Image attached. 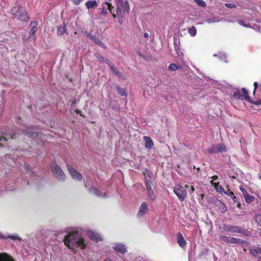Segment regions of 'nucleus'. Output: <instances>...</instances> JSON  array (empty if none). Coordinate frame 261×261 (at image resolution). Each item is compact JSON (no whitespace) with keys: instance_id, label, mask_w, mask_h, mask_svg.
<instances>
[{"instance_id":"3c124183","label":"nucleus","mask_w":261,"mask_h":261,"mask_svg":"<svg viewBox=\"0 0 261 261\" xmlns=\"http://www.w3.org/2000/svg\"><path fill=\"white\" fill-rule=\"evenodd\" d=\"M195 191V188L193 186L190 187V193L191 194L193 193Z\"/></svg>"},{"instance_id":"58836bf2","label":"nucleus","mask_w":261,"mask_h":261,"mask_svg":"<svg viewBox=\"0 0 261 261\" xmlns=\"http://www.w3.org/2000/svg\"><path fill=\"white\" fill-rule=\"evenodd\" d=\"M105 4H107L108 11L113 9L114 7L112 6V4L109 2H105Z\"/></svg>"},{"instance_id":"603ef678","label":"nucleus","mask_w":261,"mask_h":261,"mask_svg":"<svg viewBox=\"0 0 261 261\" xmlns=\"http://www.w3.org/2000/svg\"><path fill=\"white\" fill-rule=\"evenodd\" d=\"M14 135H15V134H14L6 135V136H7L9 138H10V139H13V137H14Z\"/></svg>"},{"instance_id":"393cba45","label":"nucleus","mask_w":261,"mask_h":261,"mask_svg":"<svg viewBox=\"0 0 261 261\" xmlns=\"http://www.w3.org/2000/svg\"><path fill=\"white\" fill-rule=\"evenodd\" d=\"M218 206V210L219 212L224 213L226 211V207L224 203L219 202V203L217 205Z\"/></svg>"},{"instance_id":"6e6d98bb","label":"nucleus","mask_w":261,"mask_h":261,"mask_svg":"<svg viewBox=\"0 0 261 261\" xmlns=\"http://www.w3.org/2000/svg\"><path fill=\"white\" fill-rule=\"evenodd\" d=\"M212 178V179H213V180H217V179H218V176H217V175L213 176Z\"/></svg>"},{"instance_id":"a878e982","label":"nucleus","mask_w":261,"mask_h":261,"mask_svg":"<svg viewBox=\"0 0 261 261\" xmlns=\"http://www.w3.org/2000/svg\"><path fill=\"white\" fill-rule=\"evenodd\" d=\"M181 66H179L175 64H171L169 65L168 69L170 71H176L178 69H181Z\"/></svg>"},{"instance_id":"b1692460","label":"nucleus","mask_w":261,"mask_h":261,"mask_svg":"<svg viewBox=\"0 0 261 261\" xmlns=\"http://www.w3.org/2000/svg\"><path fill=\"white\" fill-rule=\"evenodd\" d=\"M102 10L100 12L99 14L101 16H106L108 14V9L107 4H105V2L101 4Z\"/></svg>"},{"instance_id":"c85d7f7f","label":"nucleus","mask_w":261,"mask_h":261,"mask_svg":"<svg viewBox=\"0 0 261 261\" xmlns=\"http://www.w3.org/2000/svg\"><path fill=\"white\" fill-rule=\"evenodd\" d=\"M197 30L195 27L193 26L188 29V33L192 36H194L196 34Z\"/></svg>"},{"instance_id":"09e8293b","label":"nucleus","mask_w":261,"mask_h":261,"mask_svg":"<svg viewBox=\"0 0 261 261\" xmlns=\"http://www.w3.org/2000/svg\"><path fill=\"white\" fill-rule=\"evenodd\" d=\"M253 103L256 105H261V100H257L255 102H253Z\"/></svg>"},{"instance_id":"aec40b11","label":"nucleus","mask_w":261,"mask_h":261,"mask_svg":"<svg viewBox=\"0 0 261 261\" xmlns=\"http://www.w3.org/2000/svg\"><path fill=\"white\" fill-rule=\"evenodd\" d=\"M67 32L66 24L64 22L62 25L59 26L57 30V35L62 36Z\"/></svg>"},{"instance_id":"f257e3e1","label":"nucleus","mask_w":261,"mask_h":261,"mask_svg":"<svg viewBox=\"0 0 261 261\" xmlns=\"http://www.w3.org/2000/svg\"><path fill=\"white\" fill-rule=\"evenodd\" d=\"M64 244L69 249H74V247H80L84 249L86 244L77 231H73L66 235L64 239Z\"/></svg>"},{"instance_id":"f704fd0d","label":"nucleus","mask_w":261,"mask_h":261,"mask_svg":"<svg viewBox=\"0 0 261 261\" xmlns=\"http://www.w3.org/2000/svg\"><path fill=\"white\" fill-rule=\"evenodd\" d=\"M225 6L228 8L233 9L237 7V5L234 3H226Z\"/></svg>"},{"instance_id":"052dcab7","label":"nucleus","mask_w":261,"mask_h":261,"mask_svg":"<svg viewBox=\"0 0 261 261\" xmlns=\"http://www.w3.org/2000/svg\"><path fill=\"white\" fill-rule=\"evenodd\" d=\"M112 14V17L114 18H116V15L115 14V13H113V14Z\"/></svg>"},{"instance_id":"2f4dec72","label":"nucleus","mask_w":261,"mask_h":261,"mask_svg":"<svg viewBox=\"0 0 261 261\" xmlns=\"http://www.w3.org/2000/svg\"><path fill=\"white\" fill-rule=\"evenodd\" d=\"M255 221L261 227V214H257L255 217Z\"/></svg>"},{"instance_id":"9d476101","label":"nucleus","mask_w":261,"mask_h":261,"mask_svg":"<svg viewBox=\"0 0 261 261\" xmlns=\"http://www.w3.org/2000/svg\"><path fill=\"white\" fill-rule=\"evenodd\" d=\"M223 229L228 232L239 233L241 232V227L237 225H228L224 224L223 226Z\"/></svg>"},{"instance_id":"338daca9","label":"nucleus","mask_w":261,"mask_h":261,"mask_svg":"<svg viewBox=\"0 0 261 261\" xmlns=\"http://www.w3.org/2000/svg\"><path fill=\"white\" fill-rule=\"evenodd\" d=\"M231 178H234V179L236 178V177H235V176H232V177H231Z\"/></svg>"},{"instance_id":"0eeeda50","label":"nucleus","mask_w":261,"mask_h":261,"mask_svg":"<svg viewBox=\"0 0 261 261\" xmlns=\"http://www.w3.org/2000/svg\"><path fill=\"white\" fill-rule=\"evenodd\" d=\"M226 151V147L223 143H219L216 145H213L207 149V152L210 154H217L222 153Z\"/></svg>"},{"instance_id":"ea45409f","label":"nucleus","mask_w":261,"mask_h":261,"mask_svg":"<svg viewBox=\"0 0 261 261\" xmlns=\"http://www.w3.org/2000/svg\"><path fill=\"white\" fill-rule=\"evenodd\" d=\"M240 191L243 193L244 195L248 194L247 190L242 186H240L239 187Z\"/></svg>"},{"instance_id":"412c9836","label":"nucleus","mask_w":261,"mask_h":261,"mask_svg":"<svg viewBox=\"0 0 261 261\" xmlns=\"http://www.w3.org/2000/svg\"><path fill=\"white\" fill-rule=\"evenodd\" d=\"M249 252L253 256H258L259 258V255L261 254V248L256 247L254 249H250Z\"/></svg>"},{"instance_id":"864d4df0","label":"nucleus","mask_w":261,"mask_h":261,"mask_svg":"<svg viewBox=\"0 0 261 261\" xmlns=\"http://www.w3.org/2000/svg\"><path fill=\"white\" fill-rule=\"evenodd\" d=\"M232 198V200L233 201L234 203H236L237 202V200H238V198L237 197L234 196V195L231 197Z\"/></svg>"},{"instance_id":"bf43d9fd","label":"nucleus","mask_w":261,"mask_h":261,"mask_svg":"<svg viewBox=\"0 0 261 261\" xmlns=\"http://www.w3.org/2000/svg\"><path fill=\"white\" fill-rule=\"evenodd\" d=\"M109 12H110L111 14H113V13H114V12H115L114 8H113V9H112V10H109Z\"/></svg>"},{"instance_id":"c756f323","label":"nucleus","mask_w":261,"mask_h":261,"mask_svg":"<svg viewBox=\"0 0 261 261\" xmlns=\"http://www.w3.org/2000/svg\"><path fill=\"white\" fill-rule=\"evenodd\" d=\"M239 233H242L243 236L246 237H250L251 236V232L247 229H243L241 227V232Z\"/></svg>"},{"instance_id":"4468645a","label":"nucleus","mask_w":261,"mask_h":261,"mask_svg":"<svg viewBox=\"0 0 261 261\" xmlns=\"http://www.w3.org/2000/svg\"><path fill=\"white\" fill-rule=\"evenodd\" d=\"M0 239H10L13 241H21V238L19 237L18 235L16 234H8L7 236H5L0 232Z\"/></svg>"},{"instance_id":"1a4fd4ad","label":"nucleus","mask_w":261,"mask_h":261,"mask_svg":"<svg viewBox=\"0 0 261 261\" xmlns=\"http://www.w3.org/2000/svg\"><path fill=\"white\" fill-rule=\"evenodd\" d=\"M66 166L70 174L73 179L78 180H81L82 179V176L80 172L74 169L69 164H67Z\"/></svg>"},{"instance_id":"de8ad7c7","label":"nucleus","mask_w":261,"mask_h":261,"mask_svg":"<svg viewBox=\"0 0 261 261\" xmlns=\"http://www.w3.org/2000/svg\"><path fill=\"white\" fill-rule=\"evenodd\" d=\"M3 141H4V142L7 141V139L6 137H3V136L0 137V142H3Z\"/></svg>"},{"instance_id":"a19ab883","label":"nucleus","mask_w":261,"mask_h":261,"mask_svg":"<svg viewBox=\"0 0 261 261\" xmlns=\"http://www.w3.org/2000/svg\"><path fill=\"white\" fill-rule=\"evenodd\" d=\"M38 22L37 21H33L31 22L30 27L31 28L38 27Z\"/></svg>"},{"instance_id":"e2e57ef3","label":"nucleus","mask_w":261,"mask_h":261,"mask_svg":"<svg viewBox=\"0 0 261 261\" xmlns=\"http://www.w3.org/2000/svg\"><path fill=\"white\" fill-rule=\"evenodd\" d=\"M104 261H112V259H110L109 258H107L105 259L104 260Z\"/></svg>"},{"instance_id":"4c0bfd02","label":"nucleus","mask_w":261,"mask_h":261,"mask_svg":"<svg viewBox=\"0 0 261 261\" xmlns=\"http://www.w3.org/2000/svg\"><path fill=\"white\" fill-rule=\"evenodd\" d=\"M95 43L96 44H97L99 46H100L101 47H103V48H106V46L105 45V44H103L100 40H99L98 39H97V40H95Z\"/></svg>"},{"instance_id":"dca6fc26","label":"nucleus","mask_w":261,"mask_h":261,"mask_svg":"<svg viewBox=\"0 0 261 261\" xmlns=\"http://www.w3.org/2000/svg\"><path fill=\"white\" fill-rule=\"evenodd\" d=\"M0 261H15V260L10 254L3 252L0 253Z\"/></svg>"},{"instance_id":"37998d69","label":"nucleus","mask_w":261,"mask_h":261,"mask_svg":"<svg viewBox=\"0 0 261 261\" xmlns=\"http://www.w3.org/2000/svg\"><path fill=\"white\" fill-rule=\"evenodd\" d=\"M253 86H254V90H253V94H254L257 87H258V83L257 82H255L254 83H253Z\"/></svg>"},{"instance_id":"4d7b16f0","label":"nucleus","mask_w":261,"mask_h":261,"mask_svg":"<svg viewBox=\"0 0 261 261\" xmlns=\"http://www.w3.org/2000/svg\"><path fill=\"white\" fill-rule=\"evenodd\" d=\"M237 207L240 209L241 208V204L240 202L237 203Z\"/></svg>"},{"instance_id":"473e14b6","label":"nucleus","mask_w":261,"mask_h":261,"mask_svg":"<svg viewBox=\"0 0 261 261\" xmlns=\"http://www.w3.org/2000/svg\"><path fill=\"white\" fill-rule=\"evenodd\" d=\"M145 184H146V189L147 190V191H150L151 190H153L151 188V181H149L147 178H145Z\"/></svg>"},{"instance_id":"49530a36","label":"nucleus","mask_w":261,"mask_h":261,"mask_svg":"<svg viewBox=\"0 0 261 261\" xmlns=\"http://www.w3.org/2000/svg\"><path fill=\"white\" fill-rule=\"evenodd\" d=\"M83 0H73V3L75 5H79Z\"/></svg>"},{"instance_id":"f3484780","label":"nucleus","mask_w":261,"mask_h":261,"mask_svg":"<svg viewBox=\"0 0 261 261\" xmlns=\"http://www.w3.org/2000/svg\"><path fill=\"white\" fill-rule=\"evenodd\" d=\"M143 139L145 141V146L146 148L151 149L152 148L154 144L153 141L149 137L144 136Z\"/></svg>"},{"instance_id":"a18cd8bd","label":"nucleus","mask_w":261,"mask_h":261,"mask_svg":"<svg viewBox=\"0 0 261 261\" xmlns=\"http://www.w3.org/2000/svg\"><path fill=\"white\" fill-rule=\"evenodd\" d=\"M102 62H105V63H106L110 67V66H112V64L110 63L109 61L106 58H104V60H103Z\"/></svg>"},{"instance_id":"6ab92c4d","label":"nucleus","mask_w":261,"mask_h":261,"mask_svg":"<svg viewBox=\"0 0 261 261\" xmlns=\"http://www.w3.org/2000/svg\"><path fill=\"white\" fill-rule=\"evenodd\" d=\"M85 6L87 9H91L96 8L98 6V4L95 0H89L86 3Z\"/></svg>"},{"instance_id":"680f3d73","label":"nucleus","mask_w":261,"mask_h":261,"mask_svg":"<svg viewBox=\"0 0 261 261\" xmlns=\"http://www.w3.org/2000/svg\"><path fill=\"white\" fill-rule=\"evenodd\" d=\"M144 36L145 37V38H147L148 37V34L147 33H145L144 34Z\"/></svg>"},{"instance_id":"69168bd1","label":"nucleus","mask_w":261,"mask_h":261,"mask_svg":"<svg viewBox=\"0 0 261 261\" xmlns=\"http://www.w3.org/2000/svg\"><path fill=\"white\" fill-rule=\"evenodd\" d=\"M3 145H3V144H2L0 142V146H3Z\"/></svg>"},{"instance_id":"ddd939ff","label":"nucleus","mask_w":261,"mask_h":261,"mask_svg":"<svg viewBox=\"0 0 261 261\" xmlns=\"http://www.w3.org/2000/svg\"><path fill=\"white\" fill-rule=\"evenodd\" d=\"M87 234H88L89 238L93 241H94L95 242H98V241H102V238H101V236H100L99 234H98L97 232L92 231H89L87 233Z\"/></svg>"},{"instance_id":"5fc2aeb1","label":"nucleus","mask_w":261,"mask_h":261,"mask_svg":"<svg viewBox=\"0 0 261 261\" xmlns=\"http://www.w3.org/2000/svg\"><path fill=\"white\" fill-rule=\"evenodd\" d=\"M91 39L92 40H94L95 42V40H97V39L96 38L95 36H92L91 37H90Z\"/></svg>"},{"instance_id":"79ce46f5","label":"nucleus","mask_w":261,"mask_h":261,"mask_svg":"<svg viewBox=\"0 0 261 261\" xmlns=\"http://www.w3.org/2000/svg\"><path fill=\"white\" fill-rule=\"evenodd\" d=\"M95 57L97 59H98L100 62H103V60H104V57L100 56V55H96Z\"/></svg>"},{"instance_id":"39448f33","label":"nucleus","mask_w":261,"mask_h":261,"mask_svg":"<svg viewBox=\"0 0 261 261\" xmlns=\"http://www.w3.org/2000/svg\"><path fill=\"white\" fill-rule=\"evenodd\" d=\"M221 242L228 244H237L239 245H244L247 243V242L242 239L236 238L233 237H226L225 236H220L219 237Z\"/></svg>"},{"instance_id":"5701e85b","label":"nucleus","mask_w":261,"mask_h":261,"mask_svg":"<svg viewBox=\"0 0 261 261\" xmlns=\"http://www.w3.org/2000/svg\"><path fill=\"white\" fill-rule=\"evenodd\" d=\"M244 197L245 201L248 204H250L255 200V197L252 195H249L248 193L246 194V195H244Z\"/></svg>"},{"instance_id":"2eb2a0df","label":"nucleus","mask_w":261,"mask_h":261,"mask_svg":"<svg viewBox=\"0 0 261 261\" xmlns=\"http://www.w3.org/2000/svg\"><path fill=\"white\" fill-rule=\"evenodd\" d=\"M176 239L179 246L181 248H184L186 246L187 242L180 232L177 233Z\"/></svg>"},{"instance_id":"7c9ffc66","label":"nucleus","mask_w":261,"mask_h":261,"mask_svg":"<svg viewBox=\"0 0 261 261\" xmlns=\"http://www.w3.org/2000/svg\"><path fill=\"white\" fill-rule=\"evenodd\" d=\"M116 89L119 94L121 96H126L125 92L122 88L120 87L119 86H117Z\"/></svg>"},{"instance_id":"e433bc0d","label":"nucleus","mask_w":261,"mask_h":261,"mask_svg":"<svg viewBox=\"0 0 261 261\" xmlns=\"http://www.w3.org/2000/svg\"><path fill=\"white\" fill-rule=\"evenodd\" d=\"M38 30V27L31 28L30 30V34L32 36H35L37 31Z\"/></svg>"},{"instance_id":"f8f14e48","label":"nucleus","mask_w":261,"mask_h":261,"mask_svg":"<svg viewBox=\"0 0 261 261\" xmlns=\"http://www.w3.org/2000/svg\"><path fill=\"white\" fill-rule=\"evenodd\" d=\"M148 210L147 204L146 202H143L140 206L138 212L137 213V217H141L145 215Z\"/></svg>"},{"instance_id":"4be33fe9","label":"nucleus","mask_w":261,"mask_h":261,"mask_svg":"<svg viewBox=\"0 0 261 261\" xmlns=\"http://www.w3.org/2000/svg\"><path fill=\"white\" fill-rule=\"evenodd\" d=\"M211 182L212 185H214L217 192H219L221 193H222L223 192H224V189L222 186L220 185L219 182H214L213 180H211Z\"/></svg>"},{"instance_id":"8fccbe9b","label":"nucleus","mask_w":261,"mask_h":261,"mask_svg":"<svg viewBox=\"0 0 261 261\" xmlns=\"http://www.w3.org/2000/svg\"><path fill=\"white\" fill-rule=\"evenodd\" d=\"M75 113L76 114H80V116H83V115H82V114H81V111H80V110H79V109H76V110H75Z\"/></svg>"},{"instance_id":"7ed1b4c3","label":"nucleus","mask_w":261,"mask_h":261,"mask_svg":"<svg viewBox=\"0 0 261 261\" xmlns=\"http://www.w3.org/2000/svg\"><path fill=\"white\" fill-rule=\"evenodd\" d=\"M116 13L118 18L121 17L122 15L128 14L129 12V6L127 1L115 0Z\"/></svg>"},{"instance_id":"423d86ee","label":"nucleus","mask_w":261,"mask_h":261,"mask_svg":"<svg viewBox=\"0 0 261 261\" xmlns=\"http://www.w3.org/2000/svg\"><path fill=\"white\" fill-rule=\"evenodd\" d=\"M233 96L237 99L245 100L250 102L248 91L244 88H242L241 91L237 90L234 91L233 93Z\"/></svg>"},{"instance_id":"c03bdc74","label":"nucleus","mask_w":261,"mask_h":261,"mask_svg":"<svg viewBox=\"0 0 261 261\" xmlns=\"http://www.w3.org/2000/svg\"><path fill=\"white\" fill-rule=\"evenodd\" d=\"M93 191L97 195H99L100 194V191L98 190L97 188H93Z\"/></svg>"},{"instance_id":"c9c22d12","label":"nucleus","mask_w":261,"mask_h":261,"mask_svg":"<svg viewBox=\"0 0 261 261\" xmlns=\"http://www.w3.org/2000/svg\"><path fill=\"white\" fill-rule=\"evenodd\" d=\"M223 193L225 194V195H227V196H229L230 197H232L234 195V193L233 192L231 191L230 189H228L227 191H225L224 190V192H223Z\"/></svg>"},{"instance_id":"6e6552de","label":"nucleus","mask_w":261,"mask_h":261,"mask_svg":"<svg viewBox=\"0 0 261 261\" xmlns=\"http://www.w3.org/2000/svg\"><path fill=\"white\" fill-rule=\"evenodd\" d=\"M52 172L54 176L59 180L64 179L65 174L61 168L57 164H55L51 167Z\"/></svg>"},{"instance_id":"20e7f679","label":"nucleus","mask_w":261,"mask_h":261,"mask_svg":"<svg viewBox=\"0 0 261 261\" xmlns=\"http://www.w3.org/2000/svg\"><path fill=\"white\" fill-rule=\"evenodd\" d=\"M189 186L187 185L184 187L180 184H177L174 187L173 192L179 201H184L186 199L187 197V191L186 189Z\"/></svg>"},{"instance_id":"cd10ccee","label":"nucleus","mask_w":261,"mask_h":261,"mask_svg":"<svg viewBox=\"0 0 261 261\" xmlns=\"http://www.w3.org/2000/svg\"><path fill=\"white\" fill-rule=\"evenodd\" d=\"M199 7L205 8L206 6V3L203 0H194Z\"/></svg>"},{"instance_id":"a211bd4d","label":"nucleus","mask_w":261,"mask_h":261,"mask_svg":"<svg viewBox=\"0 0 261 261\" xmlns=\"http://www.w3.org/2000/svg\"><path fill=\"white\" fill-rule=\"evenodd\" d=\"M114 248L115 249V250L117 252H118L122 254H124L127 251V250H126V248L125 245H124L123 244H116L115 247H114Z\"/></svg>"},{"instance_id":"13d9d810","label":"nucleus","mask_w":261,"mask_h":261,"mask_svg":"<svg viewBox=\"0 0 261 261\" xmlns=\"http://www.w3.org/2000/svg\"><path fill=\"white\" fill-rule=\"evenodd\" d=\"M109 12H110L111 14H113V13H114V12H115L114 8H113V9H112V10H109Z\"/></svg>"},{"instance_id":"9b49d317","label":"nucleus","mask_w":261,"mask_h":261,"mask_svg":"<svg viewBox=\"0 0 261 261\" xmlns=\"http://www.w3.org/2000/svg\"><path fill=\"white\" fill-rule=\"evenodd\" d=\"M34 129L32 126L28 127L25 130H23V134L27 135L33 138H36L38 136L39 134L37 132L34 131Z\"/></svg>"},{"instance_id":"bb28decb","label":"nucleus","mask_w":261,"mask_h":261,"mask_svg":"<svg viewBox=\"0 0 261 261\" xmlns=\"http://www.w3.org/2000/svg\"><path fill=\"white\" fill-rule=\"evenodd\" d=\"M110 68L112 72H113L116 75L120 77L121 75V72L119 71L117 68L114 66H110Z\"/></svg>"},{"instance_id":"f03ea898","label":"nucleus","mask_w":261,"mask_h":261,"mask_svg":"<svg viewBox=\"0 0 261 261\" xmlns=\"http://www.w3.org/2000/svg\"><path fill=\"white\" fill-rule=\"evenodd\" d=\"M14 18L18 20L23 22H27L30 19L29 15L27 11L21 7H13L10 12Z\"/></svg>"},{"instance_id":"72a5a7b5","label":"nucleus","mask_w":261,"mask_h":261,"mask_svg":"<svg viewBox=\"0 0 261 261\" xmlns=\"http://www.w3.org/2000/svg\"><path fill=\"white\" fill-rule=\"evenodd\" d=\"M148 194L149 196V197L151 200V201H153L156 199V196L153 193V190L150 191L148 192Z\"/></svg>"},{"instance_id":"774afa93","label":"nucleus","mask_w":261,"mask_h":261,"mask_svg":"<svg viewBox=\"0 0 261 261\" xmlns=\"http://www.w3.org/2000/svg\"><path fill=\"white\" fill-rule=\"evenodd\" d=\"M259 259L261 260V257H259Z\"/></svg>"},{"instance_id":"0e129e2a","label":"nucleus","mask_w":261,"mask_h":261,"mask_svg":"<svg viewBox=\"0 0 261 261\" xmlns=\"http://www.w3.org/2000/svg\"><path fill=\"white\" fill-rule=\"evenodd\" d=\"M76 103V100L74 99L73 101H72V105L73 104H75Z\"/></svg>"}]
</instances>
